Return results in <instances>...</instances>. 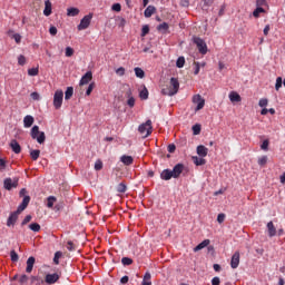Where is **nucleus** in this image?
Returning a JSON list of instances; mask_svg holds the SVG:
<instances>
[{"instance_id":"obj_16","label":"nucleus","mask_w":285,"mask_h":285,"mask_svg":"<svg viewBox=\"0 0 285 285\" xmlns=\"http://www.w3.org/2000/svg\"><path fill=\"white\" fill-rule=\"evenodd\" d=\"M209 245H210V239H204L196 247H194V253H198V252L203 250L204 248L208 247Z\"/></svg>"},{"instance_id":"obj_17","label":"nucleus","mask_w":285,"mask_h":285,"mask_svg":"<svg viewBox=\"0 0 285 285\" xmlns=\"http://www.w3.org/2000/svg\"><path fill=\"white\" fill-rule=\"evenodd\" d=\"M92 80V72L87 71L82 78H80V86L88 85Z\"/></svg>"},{"instance_id":"obj_14","label":"nucleus","mask_w":285,"mask_h":285,"mask_svg":"<svg viewBox=\"0 0 285 285\" xmlns=\"http://www.w3.org/2000/svg\"><path fill=\"white\" fill-rule=\"evenodd\" d=\"M30 204V196H24V198H22V204L18 206V214H21L22 212H24L27 209V207Z\"/></svg>"},{"instance_id":"obj_54","label":"nucleus","mask_w":285,"mask_h":285,"mask_svg":"<svg viewBox=\"0 0 285 285\" xmlns=\"http://www.w3.org/2000/svg\"><path fill=\"white\" fill-rule=\"evenodd\" d=\"M60 257H61V253L56 252V255L53 256V264L59 265Z\"/></svg>"},{"instance_id":"obj_61","label":"nucleus","mask_w":285,"mask_h":285,"mask_svg":"<svg viewBox=\"0 0 285 285\" xmlns=\"http://www.w3.org/2000/svg\"><path fill=\"white\" fill-rule=\"evenodd\" d=\"M194 65H195L194 75H198L200 72V63L199 62H194Z\"/></svg>"},{"instance_id":"obj_50","label":"nucleus","mask_w":285,"mask_h":285,"mask_svg":"<svg viewBox=\"0 0 285 285\" xmlns=\"http://www.w3.org/2000/svg\"><path fill=\"white\" fill-rule=\"evenodd\" d=\"M258 106L259 107H267L268 106V99L267 98L259 99Z\"/></svg>"},{"instance_id":"obj_2","label":"nucleus","mask_w":285,"mask_h":285,"mask_svg":"<svg viewBox=\"0 0 285 285\" xmlns=\"http://www.w3.org/2000/svg\"><path fill=\"white\" fill-rule=\"evenodd\" d=\"M138 132L142 139H146V137H149L153 132V121L146 120L145 124L139 125Z\"/></svg>"},{"instance_id":"obj_60","label":"nucleus","mask_w":285,"mask_h":285,"mask_svg":"<svg viewBox=\"0 0 285 285\" xmlns=\"http://www.w3.org/2000/svg\"><path fill=\"white\" fill-rule=\"evenodd\" d=\"M6 168H7V161L0 158V170H6Z\"/></svg>"},{"instance_id":"obj_42","label":"nucleus","mask_w":285,"mask_h":285,"mask_svg":"<svg viewBox=\"0 0 285 285\" xmlns=\"http://www.w3.org/2000/svg\"><path fill=\"white\" fill-rule=\"evenodd\" d=\"M102 168H104L102 161L101 160H96L95 165H94V169L95 170H102Z\"/></svg>"},{"instance_id":"obj_41","label":"nucleus","mask_w":285,"mask_h":285,"mask_svg":"<svg viewBox=\"0 0 285 285\" xmlns=\"http://www.w3.org/2000/svg\"><path fill=\"white\" fill-rule=\"evenodd\" d=\"M191 130H193V135H200L202 132V126L200 125H194L191 127Z\"/></svg>"},{"instance_id":"obj_56","label":"nucleus","mask_w":285,"mask_h":285,"mask_svg":"<svg viewBox=\"0 0 285 285\" xmlns=\"http://www.w3.org/2000/svg\"><path fill=\"white\" fill-rule=\"evenodd\" d=\"M111 10L116 11V12H119L121 11V4L120 3H114L111 6Z\"/></svg>"},{"instance_id":"obj_33","label":"nucleus","mask_w":285,"mask_h":285,"mask_svg":"<svg viewBox=\"0 0 285 285\" xmlns=\"http://www.w3.org/2000/svg\"><path fill=\"white\" fill-rule=\"evenodd\" d=\"M79 9L78 8H69L67 9V16L69 17H76L79 14Z\"/></svg>"},{"instance_id":"obj_30","label":"nucleus","mask_w":285,"mask_h":285,"mask_svg":"<svg viewBox=\"0 0 285 285\" xmlns=\"http://www.w3.org/2000/svg\"><path fill=\"white\" fill-rule=\"evenodd\" d=\"M116 191L118 194H125L127 191V185L125 183H120L116 187Z\"/></svg>"},{"instance_id":"obj_52","label":"nucleus","mask_w":285,"mask_h":285,"mask_svg":"<svg viewBox=\"0 0 285 285\" xmlns=\"http://www.w3.org/2000/svg\"><path fill=\"white\" fill-rule=\"evenodd\" d=\"M26 57L23 55L18 56V65L24 66L26 65Z\"/></svg>"},{"instance_id":"obj_15","label":"nucleus","mask_w":285,"mask_h":285,"mask_svg":"<svg viewBox=\"0 0 285 285\" xmlns=\"http://www.w3.org/2000/svg\"><path fill=\"white\" fill-rule=\"evenodd\" d=\"M173 171L170 169H164L160 173V179H163L164 181H169V179H173Z\"/></svg>"},{"instance_id":"obj_47","label":"nucleus","mask_w":285,"mask_h":285,"mask_svg":"<svg viewBox=\"0 0 285 285\" xmlns=\"http://www.w3.org/2000/svg\"><path fill=\"white\" fill-rule=\"evenodd\" d=\"M149 31H150V28H149V26H142V28H141V37H145V36H147L148 33H149Z\"/></svg>"},{"instance_id":"obj_32","label":"nucleus","mask_w":285,"mask_h":285,"mask_svg":"<svg viewBox=\"0 0 285 285\" xmlns=\"http://www.w3.org/2000/svg\"><path fill=\"white\" fill-rule=\"evenodd\" d=\"M266 10L263 7H256V9L253 11V17L259 18L261 13H265Z\"/></svg>"},{"instance_id":"obj_19","label":"nucleus","mask_w":285,"mask_h":285,"mask_svg":"<svg viewBox=\"0 0 285 285\" xmlns=\"http://www.w3.org/2000/svg\"><path fill=\"white\" fill-rule=\"evenodd\" d=\"M35 263H36V258L33 256L29 257V259H27V274H31L35 267Z\"/></svg>"},{"instance_id":"obj_4","label":"nucleus","mask_w":285,"mask_h":285,"mask_svg":"<svg viewBox=\"0 0 285 285\" xmlns=\"http://www.w3.org/2000/svg\"><path fill=\"white\" fill-rule=\"evenodd\" d=\"M193 42L196 45L199 53L206 55L208 52V47L204 39L199 37H194Z\"/></svg>"},{"instance_id":"obj_51","label":"nucleus","mask_w":285,"mask_h":285,"mask_svg":"<svg viewBox=\"0 0 285 285\" xmlns=\"http://www.w3.org/2000/svg\"><path fill=\"white\" fill-rule=\"evenodd\" d=\"M96 87V83L95 82H91L88 85V88H87V96H90L92 90L95 89Z\"/></svg>"},{"instance_id":"obj_8","label":"nucleus","mask_w":285,"mask_h":285,"mask_svg":"<svg viewBox=\"0 0 285 285\" xmlns=\"http://www.w3.org/2000/svg\"><path fill=\"white\" fill-rule=\"evenodd\" d=\"M193 102L197 104L195 110H203V108L205 107V99L202 97V95H195L193 96Z\"/></svg>"},{"instance_id":"obj_18","label":"nucleus","mask_w":285,"mask_h":285,"mask_svg":"<svg viewBox=\"0 0 285 285\" xmlns=\"http://www.w3.org/2000/svg\"><path fill=\"white\" fill-rule=\"evenodd\" d=\"M196 153L198 157H207L208 148H206L204 145H198L196 148Z\"/></svg>"},{"instance_id":"obj_7","label":"nucleus","mask_w":285,"mask_h":285,"mask_svg":"<svg viewBox=\"0 0 285 285\" xmlns=\"http://www.w3.org/2000/svg\"><path fill=\"white\" fill-rule=\"evenodd\" d=\"M92 14L89 13L80 20V24H78V30H85L87 29L91 23Z\"/></svg>"},{"instance_id":"obj_10","label":"nucleus","mask_w":285,"mask_h":285,"mask_svg":"<svg viewBox=\"0 0 285 285\" xmlns=\"http://www.w3.org/2000/svg\"><path fill=\"white\" fill-rule=\"evenodd\" d=\"M59 279H60V276L57 273L47 274V276H45V283L47 285H55Z\"/></svg>"},{"instance_id":"obj_63","label":"nucleus","mask_w":285,"mask_h":285,"mask_svg":"<svg viewBox=\"0 0 285 285\" xmlns=\"http://www.w3.org/2000/svg\"><path fill=\"white\" fill-rule=\"evenodd\" d=\"M167 150H168V153H175L176 151V145L175 144L168 145Z\"/></svg>"},{"instance_id":"obj_26","label":"nucleus","mask_w":285,"mask_h":285,"mask_svg":"<svg viewBox=\"0 0 285 285\" xmlns=\"http://www.w3.org/2000/svg\"><path fill=\"white\" fill-rule=\"evenodd\" d=\"M156 12V8L153 6H148L145 11H144V16L146 18H150L154 13Z\"/></svg>"},{"instance_id":"obj_57","label":"nucleus","mask_w":285,"mask_h":285,"mask_svg":"<svg viewBox=\"0 0 285 285\" xmlns=\"http://www.w3.org/2000/svg\"><path fill=\"white\" fill-rule=\"evenodd\" d=\"M31 220H32V216L31 215H27L24 217V220H22V226L28 225Z\"/></svg>"},{"instance_id":"obj_29","label":"nucleus","mask_w":285,"mask_h":285,"mask_svg":"<svg viewBox=\"0 0 285 285\" xmlns=\"http://www.w3.org/2000/svg\"><path fill=\"white\" fill-rule=\"evenodd\" d=\"M139 97L142 100H147L149 98V91L147 89V87H144L140 91H139Z\"/></svg>"},{"instance_id":"obj_36","label":"nucleus","mask_w":285,"mask_h":285,"mask_svg":"<svg viewBox=\"0 0 285 285\" xmlns=\"http://www.w3.org/2000/svg\"><path fill=\"white\" fill-rule=\"evenodd\" d=\"M29 229L33 233H39L41 230V226L38 223H32L29 225Z\"/></svg>"},{"instance_id":"obj_59","label":"nucleus","mask_w":285,"mask_h":285,"mask_svg":"<svg viewBox=\"0 0 285 285\" xmlns=\"http://www.w3.org/2000/svg\"><path fill=\"white\" fill-rule=\"evenodd\" d=\"M212 285H220V278L218 276L213 277Z\"/></svg>"},{"instance_id":"obj_45","label":"nucleus","mask_w":285,"mask_h":285,"mask_svg":"<svg viewBox=\"0 0 285 285\" xmlns=\"http://www.w3.org/2000/svg\"><path fill=\"white\" fill-rule=\"evenodd\" d=\"M27 73H29V76H38L39 68H31V69L27 70Z\"/></svg>"},{"instance_id":"obj_64","label":"nucleus","mask_w":285,"mask_h":285,"mask_svg":"<svg viewBox=\"0 0 285 285\" xmlns=\"http://www.w3.org/2000/svg\"><path fill=\"white\" fill-rule=\"evenodd\" d=\"M13 39L16 40L17 43L21 42V36L19 33L13 35Z\"/></svg>"},{"instance_id":"obj_62","label":"nucleus","mask_w":285,"mask_h":285,"mask_svg":"<svg viewBox=\"0 0 285 285\" xmlns=\"http://www.w3.org/2000/svg\"><path fill=\"white\" fill-rule=\"evenodd\" d=\"M135 102H136V100H135L134 97H129L128 100H127V105H128L129 107H134V106H135Z\"/></svg>"},{"instance_id":"obj_23","label":"nucleus","mask_w":285,"mask_h":285,"mask_svg":"<svg viewBox=\"0 0 285 285\" xmlns=\"http://www.w3.org/2000/svg\"><path fill=\"white\" fill-rule=\"evenodd\" d=\"M23 124L24 128H31V126L35 124V118L32 116H24Z\"/></svg>"},{"instance_id":"obj_40","label":"nucleus","mask_w":285,"mask_h":285,"mask_svg":"<svg viewBox=\"0 0 285 285\" xmlns=\"http://www.w3.org/2000/svg\"><path fill=\"white\" fill-rule=\"evenodd\" d=\"M267 161H268V157L262 156L261 158H258L257 164H258V166H266Z\"/></svg>"},{"instance_id":"obj_22","label":"nucleus","mask_w":285,"mask_h":285,"mask_svg":"<svg viewBox=\"0 0 285 285\" xmlns=\"http://www.w3.org/2000/svg\"><path fill=\"white\" fill-rule=\"evenodd\" d=\"M45 16L49 17L52 13V3L50 0L45 1V11H42Z\"/></svg>"},{"instance_id":"obj_27","label":"nucleus","mask_w":285,"mask_h":285,"mask_svg":"<svg viewBox=\"0 0 285 285\" xmlns=\"http://www.w3.org/2000/svg\"><path fill=\"white\" fill-rule=\"evenodd\" d=\"M56 203L57 198L55 196L47 197V208L52 209Z\"/></svg>"},{"instance_id":"obj_3","label":"nucleus","mask_w":285,"mask_h":285,"mask_svg":"<svg viewBox=\"0 0 285 285\" xmlns=\"http://www.w3.org/2000/svg\"><path fill=\"white\" fill-rule=\"evenodd\" d=\"M31 138L36 139L38 144H43V141H46V135L43 131L39 130V126H33L31 128Z\"/></svg>"},{"instance_id":"obj_48","label":"nucleus","mask_w":285,"mask_h":285,"mask_svg":"<svg viewBox=\"0 0 285 285\" xmlns=\"http://www.w3.org/2000/svg\"><path fill=\"white\" fill-rule=\"evenodd\" d=\"M29 277L26 274L20 275V278L18 282H20V285H24L28 282Z\"/></svg>"},{"instance_id":"obj_53","label":"nucleus","mask_w":285,"mask_h":285,"mask_svg":"<svg viewBox=\"0 0 285 285\" xmlns=\"http://www.w3.org/2000/svg\"><path fill=\"white\" fill-rule=\"evenodd\" d=\"M267 6V1L266 0H256V7L257 8H263Z\"/></svg>"},{"instance_id":"obj_13","label":"nucleus","mask_w":285,"mask_h":285,"mask_svg":"<svg viewBox=\"0 0 285 285\" xmlns=\"http://www.w3.org/2000/svg\"><path fill=\"white\" fill-rule=\"evenodd\" d=\"M119 161H120L124 166H132V164H134V157H132V156H128V155H122V156H120Z\"/></svg>"},{"instance_id":"obj_44","label":"nucleus","mask_w":285,"mask_h":285,"mask_svg":"<svg viewBox=\"0 0 285 285\" xmlns=\"http://www.w3.org/2000/svg\"><path fill=\"white\" fill-rule=\"evenodd\" d=\"M282 86H283V78L282 77L276 78L275 89L279 90Z\"/></svg>"},{"instance_id":"obj_46","label":"nucleus","mask_w":285,"mask_h":285,"mask_svg":"<svg viewBox=\"0 0 285 285\" xmlns=\"http://www.w3.org/2000/svg\"><path fill=\"white\" fill-rule=\"evenodd\" d=\"M73 53H75V50H73L71 47H67V48L65 49V56H67V57H72Z\"/></svg>"},{"instance_id":"obj_58","label":"nucleus","mask_w":285,"mask_h":285,"mask_svg":"<svg viewBox=\"0 0 285 285\" xmlns=\"http://www.w3.org/2000/svg\"><path fill=\"white\" fill-rule=\"evenodd\" d=\"M49 33L51 36H56L58 33V29L55 26L49 27Z\"/></svg>"},{"instance_id":"obj_43","label":"nucleus","mask_w":285,"mask_h":285,"mask_svg":"<svg viewBox=\"0 0 285 285\" xmlns=\"http://www.w3.org/2000/svg\"><path fill=\"white\" fill-rule=\"evenodd\" d=\"M10 257H11V261H12L13 263H17V262L19 261V255L17 254V252H16L14 249L11 250Z\"/></svg>"},{"instance_id":"obj_28","label":"nucleus","mask_w":285,"mask_h":285,"mask_svg":"<svg viewBox=\"0 0 285 285\" xmlns=\"http://www.w3.org/2000/svg\"><path fill=\"white\" fill-rule=\"evenodd\" d=\"M157 30L161 33H167V31L169 30V24L167 22H163L157 26Z\"/></svg>"},{"instance_id":"obj_38","label":"nucleus","mask_w":285,"mask_h":285,"mask_svg":"<svg viewBox=\"0 0 285 285\" xmlns=\"http://www.w3.org/2000/svg\"><path fill=\"white\" fill-rule=\"evenodd\" d=\"M132 263H134V261L131 258H129V257H122L121 258V264L124 266H130V265H132Z\"/></svg>"},{"instance_id":"obj_31","label":"nucleus","mask_w":285,"mask_h":285,"mask_svg":"<svg viewBox=\"0 0 285 285\" xmlns=\"http://www.w3.org/2000/svg\"><path fill=\"white\" fill-rule=\"evenodd\" d=\"M40 153L41 151L39 149H31L29 155L31 156V159H33V161H37V159H39L40 157Z\"/></svg>"},{"instance_id":"obj_6","label":"nucleus","mask_w":285,"mask_h":285,"mask_svg":"<svg viewBox=\"0 0 285 285\" xmlns=\"http://www.w3.org/2000/svg\"><path fill=\"white\" fill-rule=\"evenodd\" d=\"M240 264V252L236 250L230 258V268L232 269H237Z\"/></svg>"},{"instance_id":"obj_37","label":"nucleus","mask_w":285,"mask_h":285,"mask_svg":"<svg viewBox=\"0 0 285 285\" xmlns=\"http://www.w3.org/2000/svg\"><path fill=\"white\" fill-rule=\"evenodd\" d=\"M10 148H12V150H13V153H16V155H19V153H21L20 144H10Z\"/></svg>"},{"instance_id":"obj_39","label":"nucleus","mask_w":285,"mask_h":285,"mask_svg":"<svg viewBox=\"0 0 285 285\" xmlns=\"http://www.w3.org/2000/svg\"><path fill=\"white\" fill-rule=\"evenodd\" d=\"M185 57H178L177 61H176V67L178 68H183L185 66Z\"/></svg>"},{"instance_id":"obj_34","label":"nucleus","mask_w":285,"mask_h":285,"mask_svg":"<svg viewBox=\"0 0 285 285\" xmlns=\"http://www.w3.org/2000/svg\"><path fill=\"white\" fill-rule=\"evenodd\" d=\"M134 71H135L136 77H138L140 79L145 78V71L141 68H139V67L134 68Z\"/></svg>"},{"instance_id":"obj_9","label":"nucleus","mask_w":285,"mask_h":285,"mask_svg":"<svg viewBox=\"0 0 285 285\" xmlns=\"http://www.w3.org/2000/svg\"><path fill=\"white\" fill-rule=\"evenodd\" d=\"M185 165L184 164H177L173 167L171 175L174 179H178L180 177L181 173H184Z\"/></svg>"},{"instance_id":"obj_49","label":"nucleus","mask_w":285,"mask_h":285,"mask_svg":"<svg viewBox=\"0 0 285 285\" xmlns=\"http://www.w3.org/2000/svg\"><path fill=\"white\" fill-rule=\"evenodd\" d=\"M225 220H226V215L225 214L222 213V214L217 215V223L218 224H224Z\"/></svg>"},{"instance_id":"obj_25","label":"nucleus","mask_w":285,"mask_h":285,"mask_svg":"<svg viewBox=\"0 0 285 285\" xmlns=\"http://www.w3.org/2000/svg\"><path fill=\"white\" fill-rule=\"evenodd\" d=\"M229 100L233 101V102H238V101H242V97L239 94H237L236 91H232L229 92Z\"/></svg>"},{"instance_id":"obj_1","label":"nucleus","mask_w":285,"mask_h":285,"mask_svg":"<svg viewBox=\"0 0 285 285\" xmlns=\"http://www.w3.org/2000/svg\"><path fill=\"white\" fill-rule=\"evenodd\" d=\"M179 80L177 78H170L169 87L163 88L161 94L165 96H174L179 91Z\"/></svg>"},{"instance_id":"obj_24","label":"nucleus","mask_w":285,"mask_h":285,"mask_svg":"<svg viewBox=\"0 0 285 285\" xmlns=\"http://www.w3.org/2000/svg\"><path fill=\"white\" fill-rule=\"evenodd\" d=\"M141 285H153L150 272H146V273H145V275H144V277H142Z\"/></svg>"},{"instance_id":"obj_5","label":"nucleus","mask_w":285,"mask_h":285,"mask_svg":"<svg viewBox=\"0 0 285 285\" xmlns=\"http://www.w3.org/2000/svg\"><path fill=\"white\" fill-rule=\"evenodd\" d=\"M62 102H63V91L56 90V94H53V107H56V110H60Z\"/></svg>"},{"instance_id":"obj_20","label":"nucleus","mask_w":285,"mask_h":285,"mask_svg":"<svg viewBox=\"0 0 285 285\" xmlns=\"http://www.w3.org/2000/svg\"><path fill=\"white\" fill-rule=\"evenodd\" d=\"M18 215H19V213H18L17 210L13 212V213L10 215V217L8 218V223H7L8 227L14 226V224H16L17 220H18Z\"/></svg>"},{"instance_id":"obj_21","label":"nucleus","mask_w":285,"mask_h":285,"mask_svg":"<svg viewBox=\"0 0 285 285\" xmlns=\"http://www.w3.org/2000/svg\"><path fill=\"white\" fill-rule=\"evenodd\" d=\"M191 160H193V164H195V166H205V164H207L204 157L193 156Z\"/></svg>"},{"instance_id":"obj_35","label":"nucleus","mask_w":285,"mask_h":285,"mask_svg":"<svg viewBox=\"0 0 285 285\" xmlns=\"http://www.w3.org/2000/svg\"><path fill=\"white\" fill-rule=\"evenodd\" d=\"M73 96V87H67L65 91V100H69Z\"/></svg>"},{"instance_id":"obj_55","label":"nucleus","mask_w":285,"mask_h":285,"mask_svg":"<svg viewBox=\"0 0 285 285\" xmlns=\"http://www.w3.org/2000/svg\"><path fill=\"white\" fill-rule=\"evenodd\" d=\"M125 73H126V69L124 67L116 69V75L121 77V76H125Z\"/></svg>"},{"instance_id":"obj_12","label":"nucleus","mask_w":285,"mask_h":285,"mask_svg":"<svg viewBox=\"0 0 285 285\" xmlns=\"http://www.w3.org/2000/svg\"><path fill=\"white\" fill-rule=\"evenodd\" d=\"M266 228H267V235L269 238L277 236V229L273 222H268L266 225Z\"/></svg>"},{"instance_id":"obj_11","label":"nucleus","mask_w":285,"mask_h":285,"mask_svg":"<svg viewBox=\"0 0 285 285\" xmlns=\"http://www.w3.org/2000/svg\"><path fill=\"white\" fill-rule=\"evenodd\" d=\"M18 185H19L18 180H12V178L4 179V189L8 191L16 189L18 187Z\"/></svg>"}]
</instances>
